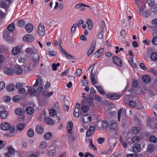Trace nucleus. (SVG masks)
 <instances>
[{"label": "nucleus", "instance_id": "f257e3e1", "mask_svg": "<svg viewBox=\"0 0 157 157\" xmlns=\"http://www.w3.org/2000/svg\"><path fill=\"white\" fill-rule=\"evenodd\" d=\"M1 129L3 130H8L10 133H7L6 135L8 137H10L13 135V132L15 130V127L11 126L8 123L5 122L1 124L0 125Z\"/></svg>", "mask_w": 157, "mask_h": 157}, {"label": "nucleus", "instance_id": "f03ea898", "mask_svg": "<svg viewBox=\"0 0 157 157\" xmlns=\"http://www.w3.org/2000/svg\"><path fill=\"white\" fill-rule=\"evenodd\" d=\"M92 120V117L90 114H86L83 116L82 118V124L86 129L88 127L89 124Z\"/></svg>", "mask_w": 157, "mask_h": 157}, {"label": "nucleus", "instance_id": "7ed1b4c3", "mask_svg": "<svg viewBox=\"0 0 157 157\" xmlns=\"http://www.w3.org/2000/svg\"><path fill=\"white\" fill-rule=\"evenodd\" d=\"M95 64H93L91 65V66L88 68V71H89L90 69L92 68L90 72V78L91 83L93 85L96 83L98 82V79L96 78V77L97 75V71H96L95 72L93 73V70L94 69V66Z\"/></svg>", "mask_w": 157, "mask_h": 157}, {"label": "nucleus", "instance_id": "20e7f679", "mask_svg": "<svg viewBox=\"0 0 157 157\" xmlns=\"http://www.w3.org/2000/svg\"><path fill=\"white\" fill-rule=\"evenodd\" d=\"M37 31L38 34L40 36H44L45 34V29L44 25L40 23L37 26Z\"/></svg>", "mask_w": 157, "mask_h": 157}, {"label": "nucleus", "instance_id": "39448f33", "mask_svg": "<svg viewBox=\"0 0 157 157\" xmlns=\"http://www.w3.org/2000/svg\"><path fill=\"white\" fill-rule=\"evenodd\" d=\"M113 62L117 66L120 67L122 65L121 59L117 56H114L112 57Z\"/></svg>", "mask_w": 157, "mask_h": 157}, {"label": "nucleus", "instance_id": "423d86ee", "mask_svg": "<svg viewBox=\"0 0 157 157\" xmlns=\"http://www.w3.org/2000/svg\"><path fill=\"white\" fill-rule=\"evenodd\" d=\"M24 41L28 42H32L34 39V37L31 34H27L23 38Z\"/></svg>", "mask_w": 157, "mask_h": 157}, {"label": "nucleus", "instance_id": "0eeeda50", "mask_svg": "<svg viewBox=\"0 0 157 157\" xmlns=\"http://www.w3.org/2000/svg\"><path fill=\"white\" fill-rule=\"evenodd\" d=\"M96 43V41L95 40L92 41L90 49L87 52V55L88 56H90L94 50L95 48Z\"/></svg>", "mask_w": 157, "mask_h": 157}, {"label": "nucleus", "instance_id": "6e6552de", "mask_svg": "<svg viewBox=\"0 0 157 157\" xmlns=\"http://www.w3.org/2000/svg\"><path fill=\"white\" fill-rule=\"evenodd\" d=\"M35 131L36 132L39 134L43 133L44 131V126L41 124H38L36 127Z\"/></svg>", "mask_w": 157, "mask_h": 157}, {"label": "nucleus", "instance_id": "1a4fd4ad", "mask_svg": "<svg viewBox=\"0 0 157 157\" xmlns=\"http://www.w3.org/2000/svg\"><path fill=\"white\" fill-rule=\"evenodd\" d=\"M8 115V112L2 107H0V117L3 119H6Z\"/></svg>", "mask_w": 157, "mask_h": 157}, {"label": "nucleus", "instance_id": "9d476101", "mask_svg": "<svg viewBox=\"0 0 157 157\" xmlns=\"http://www.w3.org/2000/svg\"><path fill=\"white\" fill-rule=\"evenodd\" d=\"M3 71L5 74L9 76H11L14 73L13 70L12 68H4Z\"/></svg>", "mask_w": 157, "mask_h": 157}, {"label": "nucleus", "instance_id": "9b49d317", "mask_svg": "<svg viewBox=\"0 0 157 157\" xmlns=\"http://www.w3.org/2000/svg\"><path fill=\"white\" fill-rule=\"evenodd\" d=\"M95 130V127L94 126H90L86 132V136L88 137L91 136L94 133Z\"/></svg>", "mask_w": 157, "mask_h": 157}, {"label": "nucleus", "instance_id": "f8f14e48", "mask_svg": "<svg viewBox=\"0 0 157 157\" xmlns=\"http://www.w3.org/2000/svg\"><path fill=\"white\" fill-rule=\"evenodd\" d=\"M33 26L31 23H28L25 26V29L28 33H31L33 29Z\"/></svg>", "mask_w": 157, "mask_h": 157}, {"label": "nucleus", "instance_id": "ddd939ff", "mask_svg": "<svg viewBox=\"0 0 157 157\" xmlns=\"http://www.w3.org/2000/svg\"><path fill=\"white\" fill-rule=\"evenodd\" d=\"M106 96L109 98L117 100L120 98L119 96L114 94L109 93L106 95Z\"/></svg>", "mask_w": 157, "mask_h": 157}, {"label": "nucleus", "instance_id": "4468645a", "mask_svg": "<svg viewBox=\"0 0 157 157\" xmlns=\"http://www.w3.org/2000/svg\"><path fill=\"white\" fill-rule=\"evenodd\" d=\"M136 4L137 7L139 8L140 10H141L140 7H142V9L140 11V13L142 12L144 9V4H143L142 1L141 0L140 1L139 0H136Z\"/></svg>", "mask_w": 157, "mask_h": 157}, {"label": "nucleus", "instance_id": "2eb2a0df", "mask_svg": "<svg viewBox=\"0 0 157 157\" xmlns=\"http://www.w3.org/2000/svg\"><path fill=\"white\" fill-rule=\"evenodd\" d=\"M14 72L17 74L20 75L23 72V70L20 66L17 65L14 67Z\"/></svg>", "mask_w": 157, "mask_h": 157}, {"label": "nucleus", "instance_id": "dca6fc26", "mask_svg": "<svg viewBox=\"0 0 157 157\" xmlns=\"http://www.w3.org/2000/svg\"><path fill=\"white\" fill-rule=\"evenodd\" d=\"M44 121L45 122L48 124L52 125L54 124V122L53 120L49 117H46L44 118Z\"/></svg>", "mask_w": 157, "mask_h": 157}, {"label": "nucleus", "instance_id": "f3484780", "mask_svg": "<svg viewBox=\"0 0 157 157\" xmlns=\"http://www.w3.org/2000/svg\"><path fill=\"white\" fill-rule=\"evenodd\" d=\"M109 127L111 129H116L117 130V125L116 121L114 120L112 121L109 125Z\"/></svg>", "mask_w": 157, "mask_h": 157}, {"label": "nucleus", "instance_id": "a211bd4d", "mask_svg": "<svg viewBox=\"0 0 157 157\" xmlns=\"http://www.w3.org/2000/svg\"><path fill=\"white\" fill-rule=\"evenodd\" d=\"M25 52L28 54L32 55L36 54L37 51L36 49L28 48L26 49Z\"/></svg>", "mask_w": 157, "mask_h": 157}, {"label": "nucleus", "instance_id": "6ab92c4d", "mask_svg": "<svg viewBox=\"0 0 157 157\" xmlns=\"http://www.w3.org/2000/svg\"><path fill=\"white\" fill-rule=\"evenodd\" d=\"M15 113L17 115L19 116H22L25 113V110L22 108H17L15 110Z\"/></svg>", "mask_w": 157, "mask_h": 157}, {"label": "nucleus", "instance_id": "aec40b11", "mask_svg": "<svg viewBox=\"0 0 157 157\" xmlns=\"http://www.w3.org/2000/svg\"><path fill=\"white\" fill-rule=\"evenodd\" d=\"M18 93L19 94H22L23 95V96L22 97H23V98H25L27 94V93H26V90L24 88H22L19 89L18 91Z\"/></svg>", "mask_w": 157, "mask_h": 157}, {"label": "nucleus", "instance_id": "412c9836", "mask_svg": "<svg viewBox=\"0 0 157 157\" xmlns=\"http://www.w3.org/2000/svg\"><path fill=\"white\" fill-rule=\"evenodd\" d=\"M133 151L135 153H137L140 150V146L138 144H135L133 146Z\"/></svg>", "mask_w": 157, "mask_h": 157}, {"label": "nucleus", "instance_id": "4be33fe9", "mask_svg": "<svg viewBox=\"0 0 157 157\" xmlns=\"http://www.w3.org/2000/svg\"><path fill=\"white\" fill-rule=\"evenodd\" d=\"M53 136L52 133L50 132H48L44 134V139L45 140H49L52 139Z\"/></svg>", "mask_w": 157, "mask_h": 157}, {"label": "nucleus", "instance_id": "5701e85b", "mask_svg": "<svg viewBox=\"0 0 157 157\" xmlns=\"http://www.w3.org/2000/svg\"><path fill=\"white\" fill-rule=\"evenodd\" d=\"M23 98L20 95H16L13 97L12 98L13 101L15 102H17L20 101Z\"/></svg>", "mask_w": 157, "mask_h": 157}, {"label": "nucleus", "instance_id": "b1692460", "mask_svg": "<svg viewBox=\"0 0 157 157\" xmlns=\"http://www.w3.org/2000/svg\"><path fill=\"white\" fill-rule=\"evenodd\" d=\"M87 142L89 143V146L90 148L91 149H94V150L96 151L97 149L95 146H94L92 140V139H90L87 140Z\"/></svg>", "mask_w": 157, "mask_h": 157}, {"label": "nucleus", "instance_id": "393cba45", "mask_svg": "<svg viewBox=\"0 0 157 157\" xmlns=\"http://www.w3.org/2000/svg\"><path fill=\"white\" fill-rule=\"evenodd\" d=\"M12 52L14 55H17L20 52V49L18 47H15L13 49Z\"/></svg>", "mask_w": 157, "mask_h": 157}, {"label": "nucleus", "instance_id": "a878e982", "mask_svg": "<svg viewBox=\"0 0 157 157\" xmlns=\"http://www.w3.org/2000/svg\"><path fill=\"white\" fill-rule=\"evenodd\" d=\"M26 112L28 114L31 115L34 113V109L31 107H27L26 108Z\"/></svg>", "mask_w": 157, "mask_h": 157}, {"label": "nucleus", "instance_id": "bb28decb", "mask_svg": "<svg viewBox=\"0 0 157 157\" xmlns=\"http://www.w3.org/2000/svg\"><path fill=\"white\" fill-rule=\"evenodd\" d=\"M97 88L98 92L101 95H104L105 94V91L102 87L101 86H95Z\"/></svg>", "mask_w": 157, "mask_h": 157}, {"label": "nucleus", "instance_id": "cd10ccee", "mask_svg": "<svg viewBox=\"0 0 157 157\" xmlns=\"http://www.w3.org/2000/svg\"><path fill=\"white\" fill-rule=\"evenodd\" d=\"M154 150V147L153 144H150L148 145L147 150L150 152H152Z\"/></svg>", "mask_w": 157, "mask_h": 157}, {"label": "nucleus", "instance_id": "c85d7f7f", "mask_svg": "<svg viewBox=\"0 0 157 157\" xmlns=\"http://www.w3.org/2000/svg\"><path fill=\"white\" fill-rule=\"evenodd\" d=\"M6 89L8 91H12L14 90V85L13 83L9 84L6 87Z\"/></svg>", "mask_w": 157, "mask_h": 157}, {"label": "nucleus", "instance_id": "c756f323", "mask_svg": "<svg viewBox=\"0 0 157 157\" xmlns=\"http://www.w3.org/2000/svg\"><path fill=\"white\" fill-rule=\"evenodd\" d=\"M15 26L14 24L12 23L9 25L7 27V29L8 31L10 32L13 31L14 29Z\"/></svg>", "mask_w": 157, "mask_h": 157}, {"label": "nucleus", "instance_id": "7c9ffc66", "mask_svg": "<svg viewBox=\"0 0 157 157\" xmlns=\"http://www.w3.org/2000/svg\"><path fill=\"white\" fill-rule=\"evenodd\" d=\"M3 36L4 38L6 40L9 39L10 36V33L8 30H5L4 32L3 33Z\"/></svg>", "mask_w": 157, "mask_h": 157}, {"label": "nucleus", "instance_id": "2f4dec72", "mask_svg": "<svg viewBox=\"0 0 157 157\" xmlns=\"http://www.w3.org/2000/svg\"><path fill=\"white\" fill-rule=\"evenodd\" d=\"M25 23V22L24 20H19L17 23V25L18 27H22Z\"/></svg>", "mask_w": 157, "mask_h": 157}, {"label": "nucleus", "instance_id": "473e14b6", "mask_svg": "<svg viewBox=\"0 0 157 157\" xmlns=\"http://www.w3.org/2000/svg\"><path fill=\"white\" fill-rule=\"evenodd\" d=\"M49 114L50 116L53 117L56 115L57 112L55 109L52 108L50 109Z\"/></svg>", "mask_w": 157, "mask_h": 157}, {"label": "nucleus", "instance_id": "72a5a7b5", "mask_svg": "<svg viewBox=\"0 0 157 157\" xmlns=\"http://www.w3.org/2000/svg\"><path fill=\"white\" fill-rule=\"evenodd\" d=\"M87 7L90 8V6L86 5L84 4L81 3H79V4H77L75 6V7L76 9H78L81 7Z\"/></svg>", "mask_w": 157, "mask_h": 157}, {"label": "nucleus", "instance_id": "f704fd0d", "mask_svg": "<svg viewBox=\"0 0 157 157\" xmlns=\"http://www.w3.org/2000/svg\"><path fill=\"white\" fill-rule=\"evenodd\" d=\"M142 79L144 82L147 83L150 81V77L148 75H145L143 76Z\"/></svg>", "mask_w": 157, "mask_h": 157}, {"label": "nucleus", "instance_id": "c9c22d12", "mask_svg": "<svg viewBox=\"0 0 157 157\" xmlns=\"http://www.w3.org/2000/svg\"><path fill=\"white\" fill-rule=\"evenodd\" d=\"M86 23L88 25V28L89 29L91 30L92 28L93 25V23L91 22L90 20L88 19L86 22Z\"/></svg>", "mask_w": 157, "mask_h": 157}, {"label": "nucleus", "instance_id": "e433bc0d", "mask_svg": "<svg viewBox=\"0 0 157 157\" xmlns=\"http://www.w3.org/2000/svg\"><path fill=\"white\" fill-rule=\"evenodd\" d=\"M150 58L151 60L154 61L157 60V53L156 52H153L150 55Z\"/></svg>", "mask_w": 157, "mask_h": 157}, {"label": "nucleus", "instance_id": "4c0bfd02", "mask_svg": "<svg viewBox=\"0 0 157 157\" xmlns=\"http://www.w3.org/2000/svg\"><path fill=\"white\" fill-rule=\"evenodd\" d=\"M25 125L24 124L21 123L17 125V130L21 131L25 128Z\"/></svg>", "mask_w": 157, "mask_h": 157}, {"label": "nucleus", "instance_id": "58836bf2", "mask_svg": "<svg viewBox=\"0 0 157 157\" xmlns=\"http://www.w3.org/2000/svg\"><path fill=\"white\" fill-rule=\"evenodd\" d=\"M82 111L86 113L89 110V108L87 105H83L81 107Z\"/></svg>", "mask_w": 157, "mask_h": 157}, {"label": "nucleus", "instance_id": "ea45409f", "mask_svg": "<svg viewBox=\"0 0 157 157\" xmlns=\"http://www.w3.org/2000/svg\"><path fill=\"white\" fill-rule=\"evenodd\" d=\"M60 66V63H57L56 64L55 63H53L52 65V69L53 71H56L57 69V67H58Z\"/></svg>", "mask_w": 157, "mask_h": 157}, {"label": "nucleus", "instance_id": "a19ab883", "mask_svg": "<svg viewBox=\"0 0 157 157\" xmlns=\"http://www.w3.org/2000/svg\"><path fill=\"white\" fill-rule=\"evenodd\" d=\"M128 105L132 107L135 108L136 105V103L134 101H131L129 102Z\"/></svg>", "mask_w": 157, "mask_h": 157}, {"label": "nucleus", "instance_id": "79ce46f5", "mask_svg": "<svg viewBox=\"0 0 157 157\" xmlns=\"http://www.w3.org/2000/svg\"><path fill=\"white\" fill-rule=\"evenodd\" d=\"M27 135L29 137H32L34 135V132L31 128H30L27 132Z\"/></svg>", "mask_w": 157, "mask_h": 157}, {"label": "nucleus", "instance_id": "37998d69", "mask_svg": "<svg viewBox=\"0 0 157 157\" xmlns=\"http://www.w3.org/2000/svg\"><path fill=\"white\" fill-rule=\"evenodd\" d=\"M140 140L139 137L137 136H134L132 139V142L133 143H138Z\"/></svg>", "mask_w": 157, "mask_h": 157}, {"label": "nucleus", "instance_id": "c03bdc74", "mask_svg": "<svg viewBox=\"0 0 157 157\" xmlns=\"http://www.w3.org/2000/svg\"><path fill=\"white\" fill-rule=\"evenodd\" d=\"M151 11L155 13H157V4L151 6Z\"/></svg>", "mask_w": 157, "mask_h": 157}, {"label": "nucleus", "instance_id": "a18cd8bd", "mask_svg": "<svg viewBox=\"0 0 157 157\" xmlns=\"http://www.w3.org/2000/svg\"><path fill=\"white\" fill-rule=\"evenodd\" d=\"M142 15L144 17H147L150 15L149 12L147 10H145L143 13Z\"/></svg>", "mask_w": 157, "mask_h": 157}, {"label": "nucleus", "instance_id": "49530a36", "mask_svg": "<svg viewBox=\"0 0 157 157\" xmlns=\"http://www.w3.org/2000/svg\"><path fill=\"white\" fill-rule=\"evenodd\" d=\"M28 91L29 94H33L35 92V90L33 87L31 86L29 87V89H28Z\"/></svg>", "mask_w": 157, "mask_h": 157}, {"label": "nucleus", "instance_id": "de8ad7c7", "mask_svg": "<svg viewBox=\"0 0 157 157\" xmlns=\"http://www.w3.org/2000/svg\"><path fill=\"white\" fill-rule=\"evenodd\" d=\"M43 85L44 83L42 80L40 81L39 87L36 90H37V91H38L39 90L40 91H41L42 90V89Z\"/></svg>", "mask_w": 157, "mask_h": 157}, {"label": "nucleus", "instance_id": "09e8293b", "mask_svg": "<svg viewBox=\"0 0 157 157\" xmlns=\"http://www.w3.org/2000/svg\"><path fill=\"white\" fill-rule=\"evenodd\" d=\"M140 128L139 127H134L132 129V133L134 134H136L138 133L140 131Z\"/></svg>", "mask_w": 157, "mask_h": 157}, {"label": "nucleus", "instance_id": "8fccbe9b", "mask_svg": "<svg viewBox=\"0 0 157 157\" xmlns=\"http://www.w3.org/2000/svg\"><path fill=\"white\" fill-rule=\"evenodd\" d=\"M150 141L153 143H156L157 141V138L154 136H151L149 138Z\"/></svg>", "mask_w": 157, "mask_h": 157}, {"label": "nucleus", "instance_id": "3c124183", "mask_svg": "<svg viewBox=\"0 0 157 157\" xmlns=\"http://www.w3.org/2000/svg\"><path fill=\"white\" fill-rule=\"evenodd\" d=\"M108 123L107 121L105 120L102 121V123L101 124V125L102 127L104 128H106L108 127Z\"/></svg>", "mask_w": 157, "mask_h": 157}, {"label": "nucleus", "instance_id": "603ef678", "mask_svg": "<svg viewBox=\"0 0 157 157\" xmlns=\"http://www.w3.org/2000/svg\"><path fill=\"white\" fill-rule=\"evenodd\" d=\"M47 146V144L45 141H42L41 142L40 147L41 148H44Z\"/></svg>", "mask_w": 157, "mask_h": 157}, {"label": "nucleus", "instance_id": "864d4df0", "mask_svg": "<svg viewBox=\"0 0 157 157\" xmlns=\"http://www.w3.org/2000/svg\"><path fill=\"white\" fill-rule=\"evenodd\" d=\"M75 74L77 76H80L82 74V70L81 69H78L75 72Z\"/></svg>", "mask_w": 157, "mask_h": 157}, {"label": "nucleus", "instance_id": "5fc2aeb1", "mask_svg": "<svg viewBox=\"0 0 157 157\" xmlns=\"http://www.w3.org/2000/svg\"><path fill=\"white\" fill-rule=\"evenodd\" d=\"M123 110V109L122 108H121L118 111V120L119 121H120V118H121V112Z\"/></svg>", "mask_w": 157, "mask_h": 157}, {"label": "nucleus", "instance_id": "6e6d98bb", "mask_svg": "<svg viewBox=\"0 0 157 157\" xmlns=\"http://www.w3.org/2000/svg\"><path fill=\"white\" fill-rule=\"evenodd\" d=\"M104 31L101 30V31L98 33L97 37L98 38L102 39L103 38V33Z\"/></svg>", "mask_w": 157, "mask_h": 157}, {"label": "nucleus", "instance_id": "4d7b16f0", "mask_svg": "<svg viewBox=\"0 0 157 157\" xmlns=\"http://www.w3.org/2000/svg\"><path fill=\"white\" fill-rule=\"evenodd\" d=\"M3 99L5 102H9L11 99V97L9 96H5L3 97Z\"/></svg>", "mask_w": 157, "mask_h": 157}, {"label": "nucleus", "instance_id": "13d9d810", "mask_svg": "<svg viewBox=\"0 0 157 157\" xmlns=\"http://www.w3.org/2000/svg\"><path fill=\"white\" fill-rule=\"evenodd\" d=\"M64 55L66 56V57L69 59H74V56H72L68 53L67 52L64 54Z\"/></svg>", "mask_w": 157, "mask_h": 157}, {"label": "nucleus", "instance_id": "bf43d9fd", "mask_svg": "<svg viewBox=\"0 0 157 157\" xmlns=\"http://www.w3.org/2000/svg\"><path fill=\"white\" fill-rule=\"evenodd\" d=\"M23 87V85L22 83L18 82L16 83V87L17 89H19Z\"/></svg>", "mask_w": 157, "mask_h": 157}, {"label": "nucleus", "instance_id": "052dcab7", "mask_svg": "<svg viewBox=\"0 0 157 157\" xmlns=\"http://www.w3.org/2000/svg\"><path fill=\"white\" fill-rule=\"evenodd\" d=\"M8 152L11 154H13L15 153V151L12 147H10L8 148Z\"/></svg>", "mask_w": 157, "mask_h": 157}, {"label": "nucleus", "instance_id": "680f3d73", "mask_svg": "<svg viewBox=\"0 0 157 157\" xmlns=\"http://www.w3.org/2000/svg\"><path fill=\"white\" fill-rule=\"evenodd\" d=\"M5 84L4 82H0V91L5 88Z\"/></svg>", "mask_w": 157, "mask_h": 157}, {"label": "nucleus", "instance_id": "e2e57ef3", "mask_svg": "<svg viewBox=\"0 0 157 157\" xmlns=\"http://www.w3.org/2000/svg\"><path fill=\"white\" fill-rule=\"evenodd\" d=\"M147 2L148 5L152 6L154 3V0H147Z\"/></svg>", "mask_w": 157, "mask_h": 157}, {"label": "nucleus", "instance_id": "0e129e2a", "mask_svg": "<svg viewBox=\"0 0 157 157\" xmlns=\"http://www.w3.org/2000/svg\"><path fill=\"white\" fill-rule=\"evenodd\" d=\"M138 82L137 80H134L132 81V86L133 87H136L138 85Z\"/></svg>", "mask_w": 157, "mask_h": 157}, {"label": "nucleus", "instance_id": "69168bd1", "mask_svg": "<svg viewBox=\"0 0 157 157\" xmlns=\"http://www.w3.org/2000/svg\"><path fill=\"white\" fill-rule=\"evenodd\" d=\"M120 34L122 38H124L125 37L126 35V32L124 30H122Z\"/></svg>", "mask_w": 157, "mask_h": 157}, {"label": "nucleus", "instance_id": "338daca9", "mask_svg": "<svg viewBox=\"0 0 157 157\" xmlns=\"http://www.w3.org/2000/svg\"><path fill=\"white\" fill-rule=\"evenodd\" d=\"M48 53L50 55L52 56H55L56 54V52L54 50L49 51L48 52Z\"/></svg>", "mask_w": 157, "mask_h": 157}, {"label": "nucleus", "instance_id": "774afa93", "mask_svg": "<svg viewBox=\"0 0 157 157\" xmlns=\"http://www.w3.org/2000/svg\"><path fill=\"white\" fill-rule=\"evenodd\" d=\"M152 42L153 44L157 45V37H154L152 40Z\"/></svg>", "mask_w": 157, "mask_h": 157}]
</instances>
